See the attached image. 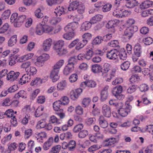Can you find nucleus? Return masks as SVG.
<instances>
[{
    "instance_id": "49",
    "label": "nucleus",
    "mask_w": 153,
    "mask_h": 153,
    "mask_svg": "<svg viewBox=\"0 0 153 153\" xmlns=\"http://www.w3.org/2000/svg\"><path fill=\"white\" fill-rule=\"evenodd\" d=\"M55 51L59 56H62L65 55L67 53V50L62 47L59 49L55 50Z\"/></svg>"
},
{
    "instance_id": "11",
    "label": "nucleus",
    "mask_w": 153,
    "mask_h": 153,
    "mask_svg": "<svg viewBox=\"0 0 153 153\" xmlns=\"http://www.w3.org/2000/svg\"><path fill=\"white\" fill-rule=\"evenodd\" d=\"M81 4L78 1H74L70 4L68 9L69 11L76 10L80 7Z\"/></svg>"
},
{
    "instance_id": "22",
    "label": "nucleus",
    "mask_w": 153,
    "mask_h": 153,
    "mask_svg": "<svg viewBox=\"0 0 153 153\" xmlns=\"http://www.w3.org/2000/svg\"><path fill=\"white\" fill-rule=\"evenodd\" d=\"M74 69V66L67 64L64 68L63 73L65 75H67L71 73Z\"/></svg>"
},
{
    "instance_id": "25",
    "label": "nucleus",
    "mask_w": 153,
    "mask_h": 153,
    "mask_svg": "<svg viewBox=\"0 0 153 153\" xmlns=\"http://www.w3.org/2000/svg\"><path fill=\"white\" fill-rule=\"evenodd\" d=\"M102 68V67L98 64H95L91 66V70L95 73H98L101 72Z\"/></svg>"
},
{
    "instance_id": "47",
    "label": "nucleus",
    "mask_w": 153,
    "mask_h": 153,
    "mask_svg": "<svg viewBox=\"0 0 153 153\" xmlns=\"http://www.w3.org/2000/svg\"><path fill=\"white\" fill-rule=\"evenodd\" d=\"M18 57L16 55L11 56L9 59V65L12 66L15 64L18 61Z\"/></svg>"
},
{
    "instance_id": "16",
    "label": "nucleus",
    "mask_w": 153,
    "mask_h": 153,
    "mask_svg": "<svg viewBox=\"0 0 153 153\" xmlns=\"http://www.w3.org/2000/svg\"><path fill=\"white\" fill-rule=\"evenodd\" d=\"M31 78V76L28 74L24 75L19 81V83L21 85L29 82Z\"/></svg>"
},
{
    "instance_id": "55",
    "label": "nucleus",
    "mask_w": 153,
    "mask_h": 153,
    "mask_svg": "<svg viewBox=\"0 0 153 153\" xmlns=\"http://www.w3.org/2000/svg\"><path fill=\"white\" fill-rule=\"evenodd\" d=\"M103 41L102 37L98 36L96 37L93 41V44L94 45L99 44L102 41Z\"/></svg>"
},
{
    "instance_id": "27",
    "label": "nucleus",
    "mask_w": 153,
    "mask_h": 153,
    "mask_svg": "<svg viewBox=\"0 0 153 153\" xmlns=\"http://www.w3.org/2000/svg\"><path fill=\"white\" fill-rule=\"evenodd\" d=\"M45 79H41L40 78L36 77L34 80L32 81L30 83V85L33 86L34 85H40L41 84L45 82Z\"/></svg>"
},
{
    "instance_id": "64",
    "label": "nucleus",
    "mask_w": 153,
    "mask_h": 153,
    "mask_svg": "<svg viewBox=\"0 0 153 153\" xmlns=\"http://www.w3.org/2000/svg\"><path fill=\"white\" fill-rule=\"evenodd\" d=\"M94 53L92 50H89L85 54L86 60H89L90 59Z\"/></svg>"
},
{
    "instance_id": "46",
    "label": "nucleus",
    "mask_w": 153,
    "mask_h": 153,
    "mask_svg": "<svg viewBox=\"0 0 153 153\" xmlns=\"http://www.w3.org/2000/svg\"><path fill=\"white\" fill-rule=\"evenodd\" d=\"M31 65V62L29 61H27L23 63L22 64L21 67V68L25 69V71L27 72H28V73H29V68Z\"/></svg>"
},
{
    "instance_id": "52",
    "label": "nucleus",
    "mask_w": 153,
    "mask_h": 153,
    "mask_svg": "<svg viewBox=\"0 0 153 153\" xmlns=\"http://www.w3.org/2000/svg\"><path fill=\"white\" fill-rule=\"evenodd\" d=\"M116 142V139L114 138H111L105 140V143L106 146H108L114 144Z\"/></svg>"
},
{
    "instance_id": "30",
    "label": "nucleus",
    "mask_w": 153,
    "mask_h": 153,
    "mask_svg": "<svg viewBox=\"0 0 153 153\" xmlns=\"http://www.w3.org/2000/svg\"><path fill=\"white\" fill-rule=\"evenodd\" d=\"M72 137V135L71 133L68 132L61 134L60 136V139L62 140H63L71 138Z\"/></svg>"
},
{
    "instance_id": "17",
    "label": "nucleus",
    "mask_w": 153,
    "mask_h": 153,
    "mask_svg": "<svg viewBox=\"0 0 153 153\" xmlns=\"http://www.w3.org/2000/svg\"><path fill=\"white\" fill-rule=\"evenodd\" d=\"M96 85L95 81L92 80H90L82 82L81 84V87H82L83 85H85L89 87L94 88L96 86Z\"/></svg>"
},
{
    "instance_id": "6",
    "label": "nucleus",
    "mask_w": 153,
    "mask_h": 153,
    "mask_svg": "<svg viewBox=\"0 0 153 153\" xmlns=\"http://www.w3.org/2000/svg\"><path fill=\"white\" fill-rule=\"evenodd\" d=\"M78 25L76 22L69 23L64 28L65 30L67 32H73L77 29Z\"/></svg>"
},
{
    "instance_id": "35",
    "label": "nucleus",
    "mask_w": 153,
    "mask_h": 153,
    "mask_svg": "<svg viewBox=\"0 0 153 153\" xmlns=\"http://www.w3.org/2000/svg\"><path fill=\"white\" fill-rule=\"evenodd\" d=\"M87 43V41L86 40L83 39L82 41L78 42L76 47V50H79L84 46Z\"/></svg>"
},
{
    "instance_id": "61",
    "label": "nucleus",
    "mask_w": 153,
    "mask_h": 153,
    "mask_svg": "<svg viewBox=\"0 0 153 153\" xmlns=\"http://www.w3.org/2000/svg\"><path fill=\"white\" fill-rule=\"evenodd\" d=\"M41 10L40 8L37 9L35 12V15L38 18H41L43 17V14L41 12Z\"/></svg>"
},
{
    "instance_id": "58",
    "label": "nucleus",
    "mask_w": 153,
    "mask_h": 153,
    "mask_svg": "<svg viewBox=\"0 0 153 153\" xmlns=\"http://www.w3.org/2000/svg\"><path fill=\"white\" fill-rule=\"evenodd\" d=\"M103 6L102 10L104 12H106L110 11L112 7L111 4L109 3L105 5L103 4Z\"/></svg>"
},
{
    "instance_id": "10",
    "label": "nucleus",
    "mask_w": 153,
    "mask_h": 153,
    "mask_svg": "<svg viewBox=\"0 0 153 153\" xmlns=\"http://www.w3.org/2000/svg\"><path fill=\"white\" fill-rule=\"evenodd\" d=\"M102 112L103 115L107 117H109L111 115L110 107L105 104L103 105L102 106Z\"/></svg>"
},
{
    "instance_id": "45",
    "label": "nucleus",
    "mask_w": 153,
    "mask_h": 153,
    "mask_svg": "<svg viewBox=\"0 0 153 153\" xmlns=\"http://www.w3.org/2000/svg\"><path fill=\"white\" fill-rule=\"evenodd\" d=\"M109 104L111 105L115 106L116 109L120 107L122 105V103L121 102L118 103L115 100H111L109 101Z\"/></svg>"
},
{
    "instance_id": "60",
    "label": "nucleus",
    "mask_w": 153,
    "mask_h": 153,
    "mask_svg": "<svg viewBox=\"0 0 153 153\" xmlns=\"http://www.w3.org/2000/svg\"><path fill=\"white\" fill-rule=\"evenodd\" d=\"M149 88L148 85L145 84H142L139 87V89L142 92H145L148 91Z\"/></svg>"
},
{
    "instance_id": "36",
    "label": "nucleus",
    "mask_w": 153,
    "mask_h": 153,
    "mask_svg": "<svg viewBox=\"0 0 153 153\" xmlns=\"http://www.w3.org/2000/svg\"><path fill=\"white\" fill-rule=\"evenodd\" d=\"M22 98H26V92L24 90H21L18 93L16 94L14 96V97L16 99H19L20 97Z\"/></svg>"
},
{
    "instance_id": "53",
    "label": "nucleus",
    "mask_w": 153,
    "mask_h": 153,
    "mask_svg": "<svg viewBox=\"0 0 153 153\" xmlns=\"http://www.w3.org/2000/svg\"><path fill=\"white\" fill-rule=\"evenodd\" d=\"M88 134V131L86 130H83L80 131L78 134V137L80 138H83Z\"/></svg>"
},
{
    "instance_id": "14",
    "label": "nucleus",
    "mask_w": 153,
    "mask_h": 153,
    "mask_svg": "<svg viewBox=\"0 0 153 153\" xmlns=\"http://www.w3.org/2000/svg\"><path fill=\"white\" fill-rule=\"evenodd\" d=\"M119 21L117 19H114L109 21L106 25L108 29L112 28L117 26L119 23Z\"/></svg>"
},
{
    "instance_id": "56",
    "label": "nucleus",
    "mask_w": 153,
    "mask_h": 153,
    "mask_svg": "<svg viewBox=\"0 0 153 153\" xmlns=\"http://www.w3.org/2000/svg\"><path fill=\"white\" fill-rule=\"evenodd\" d=\"M9 27L8 24L7 23H5L0 28V34H3L7 32Z\"/></svg>"
},
{
    "instance_id": "4",
    "label": "nucleus",
    "mask_w": 153,
    "mask_h": 153,
    "mask_svg": "<svg viewBox=\"0 0 153 153\" xmlns=\"http://www.w3.org/2000/svg\"><path fill=\"white\" fill-rule=\"evenodd\" d=\"M118 49L111 50L107 52L106 57L109 59L115 60L118 58Z\"/></svg>"
},
{
    "instance_id": "29",
    "label": "nucleus",
    "mask_w": 153,
    "mask_h": 153,
    "mask_svg": "<svg viewBox=\"0 0 153 153\" xmlns=\"http://www.w3.org/2000/svg\"><path fill=\"white\" fill-rule=\"evenodd\" d=\"M26 19V16L25 15H22L18 17L17 23L14 24L15 27H19L22 24L24 21Z\"/></svg>"
},
{
    "instance_id": "32",
    "label": "nucleus",
    "mask_w": 153,
    "mask_h": 153,
    "mask_svg": "<svg viewBox=\"0 0 153 153\" xmlns=\"http://www.w3.org/2000/svg\"><path fill=\"white\" fill-rule=\"evenodd\" d=\"M64 34L63 35V37L66 40H71L74 38L75 35V32H68Z\"/></svg>"
},
{
    "instance_id": "19",
    "label": "nucleus",
    "mask_w": 153,
    "mask_h": 153,
    "mask_svg": "<svg viewBox=\"0 0 153 153\" xmlns=\"http://www.w3.org/2000/svg\"><path fill=\"white\" fill-rule=\"evenodd\" d=\"M108 87H105L102 90L101 93V100L102 101H105L108 97Z\"/></svg>"
},
{
    "instance_id": "3",
    "label": "nucleus",
    "mask_w": 153,
    "mask_h": 153,
    "mask_svg": "<svg viewBox=\"0 0 153 153\" xmlns=\"http://www.w3.org/2000/svg\"><path fill=\"white\" fill-rule=\"evenodd\" d=\"M49 58V55L44 53L38 57L36 59V61L34 63L35 65L40 67L43 66L44 62L47 61Z\"/></svg>"
},
{
    "instance_id": "40",
    "label": "nucleus",
    "mask_w": 153,
    "mask_h": 153,
    "mask_svg": "<svg viewBox=\"0 0 153 153\" xmlns=\"http://www.w3.org/2000/svg\"><path fill=\"white\" fill-rule=\"evenodd\" d=\"M17 40V36L14 35L10 38L8 41V45L9 46H12L16 43Z\"/></svg>"
},
{
    "instance_id": "9",
    "label": "nucleus",
    "mask_w": 153,
    "mask_h": 153,
    "mask_svg": "<svg viewBox=\"0 0 153 153\" xmlns=\"http://www.w3.org/2000/svg\"><path fill=\"white\" fill-rule=\"evenodd\" d=\"M52 40L51 38H48L43 41L42 44V48L46 51L49 50L51 45Z\"/></svg>"
},
{
    "instance_id": "12",
    "label": "nucleus",
    "mask_w": 153,
    "mask_h": 153,
    "mask_svg": "<svg viewBox=\"0 0 153 153\" xmlns=\"http://www.w3.org/2000/svg\"><path fill=\"white\" fill-rule=\"evenodd\" d=\"M99 124L102 128H106L108 125L107 121L103 116H100L98 120Z\"/></svg>"
},
{
    "instance_id": "23",
    "label": "nucleus",
    "mask_w": 153,
    "mask_h": 153,
    "mask_svg": "<svg viewBox=\"0 0 153 153\" xmlns=\"http://www.w3.org/2000/svg\"><path fill=\"white\" fill-rule=\"evenodd\" d=\"M125 5L128 8H131L137 6L139 4L137 1H126Z\"/></svg>"
},
{
    "instance_id": "20",
    "label": "nucleus",
    "mask_w": 153,
    "mask_h": 153,
    "mask_svg": "<svg viewBox=\"0 0 153 153\" xmlns=\"http://www.w3.org/2000/svg\"><path fill=\"white\" fill-rule=\"evenodd\" d=\"M134 53L137 56H140L142 52V48L141 45L139 43L136 44L134 48Z\"/></svg>"
},
{
    "instance_id": "31",
    "label": "nucleus",
    "mask_w": 153,
    "mask_h": 153,
    "mask_svg": "<svg viewBox=\"0 0 153 153\" xmlns=\"http://www.w3.org/2000/svg\"><path fill=\"white\" fill-rule=\"evenodd\" d=\"M64 63V60H59L53 65V68L54 69H56L59 71V69L63 65Z\"/></svg>"
},
{
    "instance_id": "1",
    "label": "nucleus",
    "mask_w": 153,
    "mask_h": 153,
    "mask_svg": "<svg viewBox=\"0 0 153 153\" xmlns=\"http://www.w3.org/2000/svg\"><path fill=\"white\" fill-rule=\"evenodd\" d=\"M137 30L138 28L136 26H131L127 27L124 31L123 36L124 41L125 42L129 41Z\"/></svg>"
},
{
    "instance_id": "28",
    "label": "nucleus",
    "mask_w": 153,
    "mask_h": 153,
    "mask_svg": "<svg viewBox=\"0 0 153 153\" xmlns=\"http://www.w3.org/2000/svg\"><path fill=\"white\" fill-rule=\"evenodd\" d=\"M103 18V16L102 15H96L91 18L90 20V21L93 24H94L96 23L97 22L100 21Z\"/></svg>"
},
{
    "instance_id": "42",
    "label": "nucleus",
    "mask_w": 153,
    "mask_h": 153,
    "mask_svg": "<svg viewBox=\"0 0 153 153\" xmlns=\"http://www.w3.org/2000/svg\"><path fill=\"white\" fill-rule=\"evenodd\" d=\"M49 122L55 125H58L61 123V121L58 119L55 116L53 115L50 117Z\"/></svg>"
},
{
    "instance_id": "43",
    "label": "nucleus",
    "mask_w": 153,
    "mask_h": 153,
    "mask_svg": "<svg viewBox=\"0 0 153 153\" xmlns=\"http://www.w3.org/2000/svg\"><path fill=\"white\" fill-rule=\"evenodd\" d=\"M46 122L45 119H42L38 122L36 127L37 129L43 128L46 126Z\"/></svg>"
},
{
    "instance_id": "24",
    "label": "nucleus",
    "mask_w": 153,
    "mask_h": 153,
    "mask_svg": "<svg viewBox=\"0 0 153 153\" xmlns=\"http://www.w3.org/2000/svg\"><path fill=\"white\" fill-rule=\"evenodd\" d=\"M153 4V1H144L140 5V6L143 9H146L151 6Z\"/></svg>"
},
{
    "instance_id": "18",
    "label": "nucleus",
    "mask_w": 153,
    "mask_h": 153,
    "mask_svg": "<svg viewBox=\"0 0 153 153\" xmlns=\"http://www.w3.org/2000/svg\"><path fill=\"white\" fill-rule=\"evenodd\" d=\"M53 141V138L52 137H51L45 142L43 146V149L45 150H48L52 146Z\"/></svg>"
},
{
    "instance_id": "48",
    "label": "nucleus",
    "mask_w": 153,
    "mask_h": 153,
    "mask_svg": "<svg viewBox=\"0 0 153 153\" xmlns=\"http://www.w3.org/2000/svg\"><path fill=\"white\" fill-rule=\"evenodd\" d=\"M18 14L17 13H14L12 14L10 18V22L12 23H17Z\"/></svg>"
},
{
    "instance_id": "34",
    "label": "nucleus",
    "mask_w": 153,
    "mask_h": 153,
    "mask_svg": "<svg viewBox=\"0 0 153 153\" xmlns=\"http://www.w3.org/2000/svg\"><path fill=\"white\" fill-rule=\"evenodd\" d=\"M137 101L138 102V104L137 105L138 106H142L143 103L145 105H147L151 103L150 101L146 97L142 98L141 100H137Z\"/></svg>"
},
{
    "instance_id": "33",
    "label": "nucleus",
    "mask_w": 153,
    "mask_h": 153,
    "mask_svg": "<svg viewBox=\"0 0 153 153\" xmlns=\"http://www.w3.org/2000/svg\"><path fill=\"white\" fill-rule=\"evenodd\" d=\"M64 9V8L63 7H61L59 6L55 9L54 13L57 16H60L65 13Z\"/></svg>"
},
{
    "instance_id": "5",
    "label": "nucleus",
    "mask_w": 153,
    "mask_h": 153,
    "mask_svg": "<svg viewBox=\"0 0 153 153\" xmlns=\"http://www.w3.org/2000/svg\"><path fill=\"white\" fill-rule=\"evenodd\" d=\"M117 109L118 114L120 116L123 117L126 116L128 114V112H130V107H123L122 103V106Z\"/></svg>"
},
{
    "instance_id": "41",
    "label": "nucleus",
    "mask_w": 153,
    "mask_h": 153,
    "mask_svg": "<svg viewBox=\"0 0 153 153\" xmlns=\"http://www.w3.org/2000/svg\"><path fill=\"white\" fill-rule=\"evenodd\" d=\"M91 100L90 98H85L82 100V106L84 108L87 107L90 104Z\"/></svg>"
},
{
    "instance_id": "38",
    "label": "nucleus",
    "mask_w": 153,
    "mask_h": 153,
    "mask_svg": "<svg viewBox=\"0 0 153 153\" xmlns=\"http://www.w3.org/2000/svg\"><path fill=\"white\" fill-rule=\"evenodd\" d=\"M83 127L84 125L82 123H79L74 126L73 131L75 133L79 132L83 128Z\"/></svg>"
},
{
    "instance_id": "26",
    "label": "nucleus",
    "mask_w": 153,
    "mask_h": 153,
    "mask_svg": "<svg viewBox=\"0 0 153 153\" xmlns=\"http://www.w3.org/2000/svg\"><path fill=\"white\" fill-rule=\"evenodd\" d=\"M63 105L61 102V100H58L55 102L53 104V107L54 109L57 111H60V108Z\"/></svg>"
},
{
    "instance_id": "54",
    "label": "nucleus",
    "mask_w": 153,
    "mask_h": 153,
    "mask_svg": "<svg viewBox=\"0 0 153 153\" xmlns=\"http://www.w3.org/2000/svg\"><path fill=\"white\" fill-rule=\"evenodd\" d=\"M130 63L128 61H125L121 65V69L123 71H126L129 68Z\"/></svg>"
},
{
    "instance_id": "15",
    "label": "nucleus",
    "mask_w": 153,
    "mask_h": 153,
    "mask_svg": "<svg viewBox=\"0 0 153 153\" xmlns=\"http://www.w3.org/2000/svg\"><path fill=\"white\" fill-rule=\"evenodd\" d=\"M44 33V25L42 24H39L36 27V33L37 35H40Z\"/></svg>"
},
{
    "instance_id": "2",
    "label": "nucleus",
    "mask_w": 153,
    "mask_h": 153,
    "mask_svg": "<svg viewBox=\"0 0 153 153\" xmlns=\"http://www.w3.org/2000/svg\"><path fill=\"white\" fill-rule=\"evenodd\" d=\"M122 90V87L120 85L118 87H116L113 88L112 91V93L118 100H122L125 97L124 95L121 94Z\"/></svg>"
},
{
    "instance_id": "50",
    "label": "nucleus",
    "mask_w": 153,
    "mask_h": 153,
    "mask_svg": "<svg viewBox=\"0 0 153 153\" xmlns=\"http://www.w3.org/2000/svg\"><path fill=\"white\" fill-rule=\"evenodd\" d=\"M68 149L70 151L74 150L76 146V142L74 140L70 141L68 143Z\"/></svg>"
},
{
    "instance_id": "63",
    "label": "nucleus",
    "mask_w": 153,
    "mask_h": 153,
    "mask_svg": "<svg viewBox=\"0 0 153 153\" xmlns=\"http://www.w3.org/2000/svg\"><path fill=\"white\" fill-rule=\"evenodd\" d=\"M143 41L144 44L146 45H149L153 42V39L151 37H148L143 39Z\"/></svg>"
},
{
    "instance_id": "51",
    "label": "nucleus",
    "mask_w": 153,
    "mask_h": 153,
    "mask_svg": "<svg viewBox=\"0 0 153 153\" xmlns=\"http://www.w3.org/2000/svg\"><path fill=\"white\" fill-rule=\"evenodd\" d=\"M153 14V9H149L143 11L141 15L143 17H146L149 15Z\"/></svg>"
},
{
    "instance_id": "39",
    "label": "nucleus",
    "mask_w": 153,
    "mask_h": 153,
    "mask_svg": "<svg viewBox=\"0 0 153 153\" xmlns=\"http://www.w3.org/2000/svg\"><path fill=\"white\" fill-rule=\"evenodd\" d=\"M64 45V42L62 40H59L55 43L53 48L54 50L59 49L63 47Z\"/></svg>"
},
{
    "instance_id": "13",
    "label": "nucleus",
    "mask_w": 153,
    "mask_h": 153,
    "mask_svg": "<svg viewBox=\"0 0 153 153\" xmlns=\"http://www.w3.org/2000/svg\"><path fill=\"white\" fill-rule=\"evenodd\" d=\"M117 56L121 59L124 60L126 58L127 53L124 48L118 49L117 50Z\"/></svg>"
},
{
    "instance_id": "21",
    "label": "nucleus",
    "mask_w": 153,
    "mask_h": 153,
    "mask_svg": "<svg viewBox=\"0 0 153 153\" xmlns=\"http://www.w3.org/2000/svg\"><path fill=\"white\" fill-rule=\"evenodd\" d=\"M93 24L91 22L86 21L83 22L81 28L82 31H85L89 29L91 27Z\"/></svg>"
},
{
    "instance_id": "7",
    "label": "nucleus",
    "mask_w": 153,
    "mask_h": 153,
    "mask_svg": "<svg viewBox=\"0 0 153 153\" xmlns=\"http://www.w3.org/2000/svg\"><path fill=\"white\" fill-rule=\"evenodd\" d=\"M82 91V89L80 88L71 91L70 94L71 98L73 100H76L78 98Z\"/></svg>"
},
{
    "instance_id": "62",
    "label": "nucleus",
    "mask_w": 153,
    "mask_h": 153,
    "mask_svg": "<svg viewBox=\"0 0 153 153\" xmlns=\"http://www.w3.org/2000/svg\"><path fill=\"white\" fill-rule=\"evenodd\" d=\"M60 149V146L59 145H57L53 147L49 153H59Z\"/></svg>"
},
{
    "instance_id": "59",
    "label": "nucleus",
    "mask_w": 153,
    "mask_h": 153,
    "mask_svg": "<svg viewBox=\"0 0 153 153\" xmlns=\"http://www.w3.org/2000/svg\"><path fill=\"white\" fill-rule=\"evenodd\" d=\"M10 14V10H7L3 13L1 15V18L3 19H6L9 18Z\"/></svg>"
},
{
    "instance_id": "37",
    "label": "nucleus",
    "mask_w": 153,
    "mask_h": 153,
    "mask_svg": "<svg viewBox=\"0 0 153 153\" xmlns=\"http://www.w3.org/2000/svg\"><path fill=\"white\" fill-rule=\"evenodd\" d=\"M44 108L42 106L39 107L36 109L35 113V116L36 117H38L41 116L43 113Z\"/></svg>"
},
{
    "instance_id": "57",
    "label": "nucleus",
    "mask_w": 153,
    "mask_h": 153,
    "mask_svg": "<svg viewBox=\"0 0 153 153\" xmlns=\"http://www.w3.org/2000/svg\"><path fill=\"white\" fill-rule=\"evenodd\" d=\"M66 86V83L65 81H62L59 83L57 85V88L59 90L64 89Z\"/></svg>"
},
{
    "instance_id": "44",
    "label": "nucleus",
    "mask_w": 153,
    "mask_h": 153,
    "mask_svg": "<svg viewBox=\"0 0 153 153\" xmlns=\"http://www.w3.org/2000/svg\"><path fill=\"white\" fill-rule=\"evenodd\" d=\"M24 5L27 6H34L37 4L36 1H23Z\"/></svg>"
},
{
    "instance_id": "8",
    "label": "nucleus",
    "mask_w": 153,
    "mask_h": 153,
    "mask_svg": "<svg viewBox=\"0 0 153 153\" xmlns=\"http://www.w3.org/2000/svg\"><path fill=\"white\" fill-rule=\"evenodd\" d=\"M59 71L53 68L51 72L50 77L53 82L56 81L59 79Z\"/></svg>"
}]
</instances>
